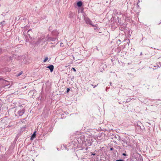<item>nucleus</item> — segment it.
<instances>
[{
	"label": "nucleus",
	"instance_id": "18",
	"mask_svg": "<svg viewBox=\"0 0 161 161\" xmlns=\"http://www.w3.org/2000/svg\"><path fill=\"white\" fill-rule=\"evenodd\" d=\"M9 60H11V58H10L9 59Z\"/></svg>",
	"mask_w": 161,
	"mask_h": 161
},
{
	"label": "nucleus",
	"instance_id": "2",
	"mask_svg": "<svg viewBox=\"0 0 161 161\" xmlns=\"http://www.w3.org/2000/svg\"><path fill=\"white\" fill-rule=\"evenodd\" d=\"M25 110L24 109H22L21 110H19L17 114L19 116H21L23 115L25 112Z\"/></svg>",
	"mask_w": 161,
	"mask_h": 161
},
{
	"label": "nucleus",
	"instance_id": "15",
	"mask_svg": "<svg viewBox=\"0 0 161 161\" xmlns=\"http://www.w3.org/2000/svg\"><path fill=\"white\" fill-rule=\"evenodd\" d=\"M63 44V43H60V46H62V44Z\"/></svg>",
	"mask_w": 161,
	"mask_h": 161
},
{
	"label": "nucleus",
	"instance_id": "5",
	"mask_svg": "<svg viewBox=\"0 0 161 161\" xmlns=\"http://www.w3.org/2000/svg\"><path fill=\"white\" fill-rule=\"evenodd\" d=\"M82 4V2L81 1L78 2L77 3V5L79 7H81Z\"/></svg>",
	"mask_w": 161,
	"mask_h": 161
},
{
	"label": "nucleus",
	"instance_id": "20",
	"mask_svg": "<svg viewBox=\"0 0 161 161\" xmlns=\"http://www.w3.org/2000/svg\"><path fill=\"white\" fill-rule=\"evenodd\" d=\"M1 80V79L0 78V80Z\"/></svg>",
	"mask_w": 161,
	"mask_h": 161
},
{
	"label": "nucleus",
	"instance_id": "7",
	"mask_svg": "<svg viewBox=\"0 0 161 161\" xmlns=\"http://www.w3.org/2000/svg\"><path fill=\"white\" fill-rule=\"evenodd\" d=\"M86 23L88 24H89V25H91V23L90 21L88 20H87V19L86 20Z\"/></svg>",
	"mask_w": 161,
	"mask_h": 161
},
{
	"label": "nucleus",
	"instance_id": "3",
	"mask_svg": "<svg viewBox=\"0 0 161 161\" xmlns=\"http://www.w3.org/2000/svg\"><path fill=\"white\" fill-rule=\"evenodd\" d=\"M47 68H49L51 72H53V70L54 69V66L53 65H51L49 66H48L47 67Z\"/></svg>",
	"mask_w": 161,
	"mask_h": 161
},
{
	"label": "nucleus",
	"instance_id": "19",
	"mask_svg": "<svg viewBox=\"0 0 161 161\" xmlns=\"http://www.w3.org/2000/svg\"><path fill=\"white\" fill-rule=\"evenodd\" d=\"M96 86H94V88Z\"/></svg>",
	"mask_w": 161,
	"mask_h": 161
},
{
	"label": "nucleus",
	"instance_id": "8",
	"mask_svg": "<svg viewBox=\"0 0 161 161\" xmlns=\"http://www.w3.org/2000/svg\"><path fill=\"white\" fill-rule=\"evenodd\" d=\"M22 74V72H21L20 73H19V74H18L17 75V76H18L20 75H21Z\"/></svg>",
	"mask_w": 161,
	"mask_h": 161
},
{
	"label": "nucleus",
	"instance_id": "17",
	"mask_svg": "<svg viewBox=\"0 0 161 161\" xmlns=\"http://www.w3.org/2000/svg\"><path fill=\"white\" fill-rule=\"evenodd\" d=\"M30 31V30H29L28 31V32H29Z\"/></svg>",
	"mask_w": 161,
	"mask_h": 161
},
{
	"label": "nucleus",
	"instance_id": "11",
	"mask_svg": "<svg viewBox=\"0 0 161 161\" xmlns=\"http://www.w3.org/2000/svg\"><path fill=\"white\" fill-rule=\"evenodd\" d=\"M69 90H70V89H69V88H67V91H66V92H67V93L68 92H69Z\"/></svg>",
	"mask_w": 161,
	"mask_h": 161
},
{
	"label": "nucleus",
	"instance_id": "12",
	"mask_svg": "<svg viewBox=\"0 0 161 161\" xmlns=\"http://www.w3.org/2000/svg\"><path fill=\"white\" fill-rule=\"evenodd\" d=\"M122 155H123V156H126V154L125 153H123V154H122Z\"/></svg>",
	"mask_w": 161,
	"mask_h": 161
},
{
	"label": "nucleus",
	"instance_id": "6",
	"mask_svg": "<svg viewBox=\"0 0 161 161\" xmlns=\"http://www.w3.org/2000/svg\"><path fill=\"white\" fill-rule=\"evenodd\" d=\"M48 59V57H46L43 60V62L45 63L46 62V61Z\"/></svg>",
	"mask_w": 161,
	"mask_h": 161
},
{
	"label": "nucleus",
	"instance_id": "10",
	"mask_svg": "<svg viewBox=\"0 0 161 161\" xmlns=\"http://www.w3.org/2000/svg\"><path fill=\"white\" fill-rule=\"evenodd\" d=\"M116 161H124V160L123 159L117 160Z\"/></svg>",
	"mask_w": 161,
	"mask_h": 161
},
{
	"label": "nucleus",
	"instance_id": "1",
	"mask_svg": "<svg viewBox=\"0 0 161 161\" xmlns=\"http://www.w3.org/2000/svg\"><path fill=\"white\" fill-rule=\"evenodd\" d=\"M56 39V38H54L52 37H49L48 36H46V38L45 40H44L43 41L44 42H46V41H47V40H49L50 41H55Z\"/></svg>",
	"mask_w": 161,
	"mask_h": 161
},
{
	"label": "nucleus",
	"instance_id": "14",
	"mask_svg": "<svg viewBox=\"0 0 161 161\" xmlns=\"http://www.w3.org/2000/svg\"><path fill=\"white\" fill-rule=\"evenodd\" d=\"M41 41V40H40V39L39 41V42H38V43H40V41Z\"/></svg>",
	"mask_w": 161,
	"mask_h": 161
},
{
	"label": "nucleus",
	"instance_id": "9",
	"mask_svg": "<svg viewBox=\"0 0 161 161\" xmlns=\"http://www.w3.org/2000/svg\"><path fill=\"white\" fill-rule=\"evenodd\" d=\"M72 69L75 72H76V70L74 68H73Z\"/></svg>",
	"mask_w": 161,
	"mask_h": 161
},
{
	"label": "nucleus",
	"instance_id": "13",
	"mask_svg": "<svg viewBox=\"0 0 161 161\" xmlns=\"http://www.w3.org/2000/svg\"><path fill=\"white\" fill-rule=\"evenodd\" d=\"M95 155V154H91V156H94Z\"/></svg>",
	"mask_w": 161,
	"mask_h": 161
},
{
	"label": "nucleus",
	"instance_id": "4",
	"mask_svg": "<svg viewBox=\"0 0 161 161\" xmlns=\"http://www.w3.org/2000/svg\"><path fill=\"white\" fill-rule=\"evenodd\" d=\"M36 132L35 131L33 134L32 135L31 139V140H32L36 136Z\"/></svg>",
	"mask_w": 161,
	"mask_h": 161
},
{
	"label": "nucleus",
	"instance_id": "16",
	"mask_svg": "<svg viewBox=\"0 0 161 161\" xmlns=\"http://www.w3.org/2000/svg\"><path fill=\"white\" fill-rule=\"evenodd\" d=\"M112 149H113V148H110V150H112Z\"/></svg>",
	"mask_w": 161,
	"mask_h": 161
}]
</instances>
